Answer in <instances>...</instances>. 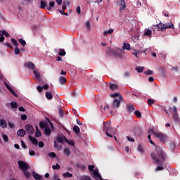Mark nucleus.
Segmentation results:
<instances>
[{"mask_svg": "<svg viewBox=\"0 0 180 180\" xmlns=\"http://www.w3.org/2000/svg\"><path fill=\"white\" fill-rule=\"evenodd\" d=\"M150 158L157 165H160L158 166L155 169V171H156V172L158 171H162V169H164V167H162V165H164V162L165 160H167V154L164 150H162V148L160 146H155V152L150 153Z\"/></svg>", "mask_w": 180, "mask_h": 180, "instance_id": "f257e3e1", "label": "nucleus"}, {"mask_svg": "<svg viewBox=\"0 0 180 180\" xmlns=\"http://www.w3.org/2000/svg\"><path fill=\"white\" fill-rule=\"evenodd\" d=\"M107 54L115 58H120V60H123L124 56V50L123 49L115 48V49L108 48L107 50Z\"/></svg>", "mask_w": 180, "mask_h": 180, "instance_id": "f03ea898", "label": "nucleus"}, {"mask_svg": "<svg viewBox=\"0 0 180 180\" xmlns=\"http://www.w3.org/2000/svg\"><path fill=\"white\" fill-rule=\"evenodd\" d=\"M103 131H105L108 137H113V135L116 134L117 130L116 128L112 127V122L110 121L103 122Z\"/></svg>", "mask_w": 180, "mask_h": 180, "instance_id": "7ed1b4c3", "label": "nucleus"}, {"mask_svg": "<svg viewBox=\"0 0 180 180\" xmlns=\"http://www.w3.org/2000/svg\"><path fill=\"white\" fill-rule=\"evenodd\" d=\"M152 133L157 137V139H159L160 141L162 143H165V141H167V136L165 134H162V132H157L152 130Z\"/></svg>", "mask_w": 180, "mask_h": 180, "instance_id": "20e7f679", "label": "nucleus"}, {"mask_svg": "<svg viewBox=\"0 0 180 180\" xmlns=\"http://www.w3.org/2000/svg\"><path fill=\"white\" fill-rule=\"evenodd\" d=\"M18 167L21 171H26L29 169V164L26 163L25 162H23L22 160H19L18 162Z\"/></svg>", "mask_w": 180, "mask_h": 180, "instance_id": "39448f33", "label": "nucleus"}, {"mask_svg": "<svg viewBox=\"0 0 180 180\" xmlns=\"http://www.w3.org/2000/svg\"><path fill=\"white\" fill-rule=\"evenodd\" d=\"M120 101H123V96H120L118 100L114 99L112 103V108H119L120 106Z\"/></svg>", "mask_w": 180, "mask_h": 180, "instance_id": "423d86ee", "label": "nucleus"}, {"mask_svg": "<svg viewBox=\"0 0 180 180\" xmlns=\"http://www.w3.org/2000/svg\"><path fill=\"white\" fill-rule=\"evenodd\" d=\"M25 129L27 134H33L34 133V129H33V126H32V124H27L25 127Z\"/></svg>", "mask_w": 180, "mask_h": 180, "instance_id": "0eeeda50", "label": "nucleus"}, {"mask_svg": "<svg viewBox=\"0 0 180 180\" xmlns=\"http://www.w3.org/2000/svg\"><path fill=\"white\" fill-rule=\"evenodd\" d=\"M179 116L178 115V110L176 106L173 108V120L174 122H178Z\"/></svg>", "mask_w": 180, "mask_h": 180, "instance_id": "6e6552de", "label": "nucleus"}, {"mask_svg": "<svg viewBox=\"0 0 180 180\" xmlns=\"http://www.w3.org/2000/svg\"><path fill=\"white\" fill-rule=\"evenodd\" d=\"M4 85L7 88V89H8L9 92H11V94L13 95V96L18 98V94H16V92H15V91L12 89V87H11V86H9V84H8L6 82H4Z\"/></svg>", "mask_w": 180, "mask_h": 180, "instance_id": "1a4fd4ad", "label": "nucleus"}, {"mask_svg": "<svg viewBox=\"0 0 180 180\" xmlns=\"http://www.w3.org/2000/svg\"><path fill=\"white\" fill-rule=\"evenodd\" d=\"M120 2V12H122V11H124V8H126V1L124 0H119Z\"/></svg>", "mask_w": 180, "mask_h": 180, "instance_id": "9d476101", "label": "nucleus"}, {"mask_svg": "<svg viewBox=\"0 0 180 180\" xmlns=\"http://www.w3.org/2000/svg\"><path fill=\"white\" fill-rule=\"evenodd\" d=\"M155 27L158 30V32H160V31L165 32V30L164 28V25H162V23H159V24L155 25Z\"/></svg>", "mask_w": 180, "mask_h": 180, "instance_id": "9b49d317", "label": "nucleus"}, {"mask_svg": "<svg viewBox=\"0 0 180 180\" xmlns=\"http://www.w3.org/2000/svg\"><path fill=\"white\" fill-rule=\"evenodd\" d=\"M56 6V2L51 1H49V6H46L47 11H53V8H54Z\"/></svg>", "mask_w": 180, "mask_h": 180, "instance_id": "f8f14e48", "label": "nucleus"}, {"mask_svg": "<svg viewBox=\"0 0 180 180\" xmlns=\"http://www.w3.org/2000/svg\"><path fill=\"white\" fill-rule=\"evenodd\" d=\"M165 30L166 29H175L174 24L172 22H168L167 24H163Z\"/></svg>", "mask_w": 180, "mask_h": 180, "instance_id": "ddd939ff", "label": "nucleus"}, {"mask_svg": "<svg viewBox=\"0 0 180 180\" xmlns=\"http://www.w3.org/2000/svg\"><path fill=\"white\" fill-rule=\"evenodd\" d=\"M25 67L27 68H30V70H35L36 69V65H34L33 63L32 62H28L25 64Z\"/></svg>", "mask_w": 180, "mask_h": 180, "instance_id": "4468645a", "label": "nucleus"}, {"mask_svg": "<svg viewBox=\"0 0 180 180\" xmlns=\"http://www.w3.org/2000/svg\"><path fill=\"white\" fill-rule=\"evenodd\" d=\"M17 134L18 136H19L20 137H25V136L26 135V131H25V129H19L17 131Z\"/></svg>", "mask_w": 180, "mask_h": 180, "instance_id": "2eb2a0df", "label": "nucleus"}, {"mask_svg": "<svg viewBox=\"0 0 180 180\" xmlns=\"http://www.w3.org/2000/svg\"><path fill=\"white\" fill-rule=\"evenodd\" d=\"M28 139H29V140H30L31 143L32 144H34V146H37V144H38L37 139H36V138H34V137H33L32 136H30L28 137Z\"/></svg>", "mask_w": 180, "mask_h": 180, "instance_id": "dca6fc26", "label": "nucleus"}, {"mask_svg": "<svg viewBox=\"0 0 180 180\" xmlns=\"http://www.w3.org/2000/svg\"><path fill=\"white\" fill-rule=\"evenodd\" d=\"M40 9H46L47 8V1L41 0L40 2Z\"/></svg>", "mask_w": 180, "mask_h": 180, "instance_id": "f3484780", "label": "nucleus"}, {"mask_svg": "<svg viewBox=\"0 0 180 180\" xmlns=\"http://www.w3.org/2000/svg\"><path fill=\"white\" fill-rule=\"evenodd\" d=\"M32 175H33L34 179H36V180H41V179H43V176H41V175H40V174H37V173H36L34 172H33Z\"/></svg>", "mask_w": 180, "mask_h": 180, "instance_id": "a211bd4d", "label": "nucleus"}, {"mask_svg": "<svg viewBox=\"0 0 180 180\" xmlns=\"http://www.w3.org/2000/svg\"><path fill=\"white\" fill-rule=\"evenodd\" d=\"M0 126L2 127V129H6V127H8V124H6V121L5 120H1Z\"/></svg>", "mask_w": 180, "mask_h": 180, "instance_id": "6ab92c4d", "label": "nucleus"}, {"mask_svg": "<svg viewBox=\"0 0 180 180\" xmlns=\"http://www.w3.org/2000/svg\"><path fill=\"white\" fill-rule=\"evenodd\" d=\"M151 34H153V32L151 31V30L148 28L147 30H145L144 36H148V37H151Z\"/></svg>", "mask_w": 180, "mask_h": 180, "instance_id": "aec40b11", "label": "nucleus"}, {"mask_svg": "<svg viewBox=\"0 0 180 180\" xmlns=\"http://www.w3.org/2000/svg\"><path fill=\"white\" fill-rule=\"evenodd\" d=\"M54 148H56V150H58V151H60V150H63V146L59 145L58 143H57V141H54Z\"/></svg>", "mask_w": 180, "mask_h": 180, "instance_id": "412c9836", "label": "nucleus"}, {"mask_svg": "<svg viewBox=\"0 0 180 180\" xmlns=\"http://www.w3.org/2000/svg\"><path fill=\"white\" fill-rule=\"evenodd\" d=\"M59 82H60V84H61V85H64V84H65V82H67V79L63 76H60L59 77Z\"/></svg>", "mask_w": 180, "mask_h": 180, "instance_id": "4be33fe9", "label": "nucleus"}, {"mask_svg": "<svg viewBox=\"0 0 180 180\" xmlns=\"http://www.w3.org/2000/svg\"><path fill=\"white\" fill-rule=\"evenodd\" d=\"M64 137H65V136H58L56 138L57 141H58V143H64V141H65V139H64Z\"/></svg>", "mask_w": 180, "mask_h": 180, "instance_id": "5701e85b", "label": "nucleus"}, {"mask_svg": "<svg viewBox=\"0 0 180 180\" xmlns=\"http://www.w3.org/2000/svg\"><path fill=\"white\" fill-rule=\"evenodd\" d=\"M122 50H131L130 44H127L126 42L123 44Z\"/></svg>", "mask_w": 180, "mask_h": 180, "instance_id": "b1692460", "label": "nucleus"}, {"mask_svg": "<svg viewBox=\"0 0 180 180\" xmlns=\"http://www.w3.org/2000/svg\"><path fill=\"white\" fill-rule=\"evenodd\" d=\"M63 153L65 154V155H67V157H70V155H71V151L68 148L63 149Z\"/></svg>", "mask_w": 180, "mask_h": 180, "instance_id": "393cba45", "label": "nucleus"}, {"mask_svg": "<svg viewBox=\"0 0 180 180\" xmlns=\"http://www.w3.org/2000/svg\"><path fill=\"white\" fill-rule=\"evenodd\" d=\"M1 33H2V36H5L6 37H11V34L5 30H1Z\"/></svg>", "mask_w": 180, "mask_h": 180, "instance_id": "a878e982", "label": "nucleus"}, {"mask_svg": "<svg viewBox=\"0 0 180 180\" xmlns=\"http://www.w3.org/2000/svg\"><path fill=\"white\" fill-rule=\"evenodd\" d=\"M44 133L46 136H49L51 134V129L49 127H46L45 128Z\"/></svg>", "mask_w": 180, "mask_h": 180, "instance_id": "bb28decb", "label": "nucleus"}, {"mask_svg": "<svg viewBox=\"0 0 180 180\" xmlns=\"http://www.w3.org/2000/svg\"><path fill=\"white\" fill-rule=\"evenodd\" d=\"M63 178H72V174L67 172L63 174Z\"/></svg>", "mask_w": 180, "mask_h": 180, "instance_id": "cd10ccee", "label": "nucleus"}, {"mask_svg": "<svg viewBox=\"0 0 180 180\" xmlns=\"http://www.w3.org/2000/svg\"><path fill=\"white\" fill-rule=\"evenodd\" d=\"M110 89H111V91H116V89H117V85L115 84H110V86H109Z\"/></svg>", "mask_w": 180, "mask_h": 180, "instance_id": "c85d7f7f", "label": "nucleus"}, {"mask_svg": "<svg viewBox=\"0 0 180 180\" xmlns=\"http://www.w3.org/2000/svg\"><path fill=\"white\" fill-rule=\"evenodd\" d=\"M45 96L48 99H53V94L50 91H46Z\"/></svg>", "mask_w": 180, "mask_h": 180, "instance_id": "c756f323", "label": "nucleus"}, {"mask_svg": "<svg viewBox=\"0 0 180 180\" xmlns=\"http://www.w3.org/2000/svg\"><path fill=\"white\" fill-rule=\"evenodd\" d=\"M3 140L5 143H9V138L8 137V135L3 134H2Z\"/></svg>", "mask_w": 180, "mask_h": 180, "instance_id": "7c9ffc66", "label": "nucleus"}, {"mask_svg": "<svg viewBox=\"0 0 180 180\" xmlns=\"http://www.w3.org/2000/svg\"><path fill=\"white\" fill-rule=\"evenodd\" d=\"M127 108L129 112L134 111V105H127Z\"/></svg>", "mask_w": 180, "mask_h": 180, "instance_id": "2f4dec72", "label": "nucleus"}, {"mask_svg": "<svg viewBox=\"0 0 180 180\" xmlns=\"http://www.w3.org/2000/svg\"><path fill=\"white\" fill-rule=\"evenodd\" d=\"M115 30L113 29H110L108 31H104L103 34L104 36H108V34H112Z\"/></svg>", "mask_w": 180, "mask_h": 180, "instance_id": "473e14b6", "label": "nucleus"}, {"mask_svg": "<svg viewBox=\"0 0 180 180\" xmlns=\"http://www.w3.org/2000/svg\"><path fill=\"white\" fill-rule=\"evenodd\" d=\"M37 131L35 132V137H41V132L39 130V128L36 127Z\"/></svg>", "mask_w": 180, "mask_h": 180, "instance_id": "72a5a7b5", "label": "nucleus"}, {"mask_svg": "<svg viewBox=\"0 0 180 180\" xmlns=\"http://www.w3.org/2000/svg\"><path fill=\"white\" fill-rule=\"evenodd\" d=\"M23 174H24L25 178H27V179H29V178H30L31 174L29 172H27V170H23Z\"/></svg>", "mask_w": 180, "mask_h": 180, "instance_id": "f704fd0d", "label": "nucleus"}, {"mask_svg": "<svg viewBox=\"0 0 180 180\" xmlns=\"http://www.w3.org/2000/svg\"><path fill=\"white\" fill-rule=\"evenodd\" d=\"M73 130H74L75 133H76V134H79V133L80 131L79 127H78L77 125H75L73 127Z\"/></svg>", "mask_w": 180, "mask_h": 180, "instance_id": "c9c22d12", "label": "nucleus"}, {"mask_svg": "<svg viewBox=\"0 0 180 180\" xmlns=\"http://www.w3.org/2000/svg\"><path fill=\"white\" fill-rule=\"evenodd\" d=\"M11 106L13 109H18V103L15 101L11 103Z\"/></svg>", "mask_w": 180, "mask_h": 180, "instance_id": "e433bc0d", "label": "nucleus"}, {"mask_svg": "<svg viewBox=\"0 0 180 180\" xmlns=\"http://www.w3.org/2000/svg\"><path fill=\"white\" fill-rule=\"evenodd\" d=\"M65 54H67L65 51L64 49H60V52L58 53V56H60V57H63V56H65Z\"/></svg>", "mask_w": 180, "mask_h": 180, "instance_id": "4c0bfd02", "label": "nucleus"}, {"mask_svg": "<svg viewBox=\"0 0 180 180\" xmlns=\"http://www.w3.org/2000/svg\"><path fill=\"white\" fill-rule=\"evenodd\" d=\"M136 71H137V72H143V71H144V67H136L135 68Z\"/></svg>", "mask_w": 180, "mask_h": 180, "instance_id": "58836bf2", "label": "nucleus"}, {"mask_svg": "<svg viewBox=\"0 0 180 180\" xmlns=\"http://www.w3.org/2000/svg\"><path fill=\"white\" fill-rule=\"evenodd\" d=\"M11 43H13V44L14 46H15L16 47H18V46H19V43L14 38H11Z\"/></svg>", "mask_w": 180, "mask_h": 180, "instance_id": "ea45409f", "label": "nucleus"}, {"mask_svg": "<svg viewBox=\"0 0 180 180\" xmlns=\"http://www.w3.org/2000/svg\"><path fill=\"white\" fill-rule=\"evenodd\" d=\"M134 115L139 118L141 119V112L139 110H136L134 112Z\"/></svg>", "mask_w": 180, "mask_h": 180, "instance_id": "a19ab883", "label": "nucleus"}, {"mask_svg": "<svg viewBox=\"0 0 180 180\" xmlns=\"http://www.w3.org/2000/svg\"><path fill=\"white\" fill-rule=\"evenodd\" d=\"M65 141L66 143H68V144H69L70 146H74V141H68V139H67V138L64 137Z\"/></svg>", "mask_w": 180, "mask_h": 180, "instance_id": "79ce46f5", "label": "nucleus"}, {"mask_svg": "<svg viewBox=\"0 0 180 180\" xmlns=\"http://www.w3.org/2000/svg\"><path fill=\"white\" fill-rule=\"evenodd\" d=\"M14 53L15 54V56H18V54H20V49H19L18 46L15 48Z\"/></svg>", "mask_w": 180, "mask_h": 180, "instance_id": "37998d69", "label": "nucleus"}, {"mask_svg": "<svg viewBox=\"0 0 180 180\" xmlns=\"http://www.w3.org/2000/svg\"><path fill=\"white\" fill-rule=\"evenodd\" d=\"M144 74H146V75H153V74H154V71L148 70L146 72H144Z\"/></svg>", "mask_w": 180, "mask_h": 180, "instance_id": "c03bdc74", "label": "nucleus"}, {"mask_svg": "<svg viewBox=\"0 0 180 180\" xmlns=\"http://www.w3.org/2000/svg\"><path fill=\"white\" fill-rule=\"evenodd\" d=\"M95 166L89 165L88 166V169L91 171V172H94L95 171Z\"/></svg>", "mask_w": 180, "mask_h": 180, "instance_id": "a18cd8bd", "label": "nucleus"}, {"mask_svg": "<svg viewBox=\"0 0 180 180\" xmlns=\"http://www.w3.org/2000/svg\"><path fill=\"white\" fill-rule=\"evenodd\" d=\"M39 127H41V129H46V128H47L46 123H44L43 122H41L39 123Z\"/></svg>", "mask_w": 180, "mask_h": 180, "instance_id": "49530a36", "label": "nucleus"}, {"mask_svg": "<svg viewBox=\"0 0 180 180\" xmlns=\"http://www.w3.org/2000/svg\"><path fill=\"white\" fill-rule=\"evenodd\" d=\"M110 96L111 98H116L118 96V98H120V96H122V95L119 94V93H115L113 94H110Z\"/></svg>", "mask_w": 180, "mask_h": 180, "instance_id": "de8ad7c7", "label": "nucleus"}, {"mask_svg": "<svg viewBox=\"0 0 180 180\" xmlns=\"http://www.w3.org/2000/svg\"><path fill=\"white\" fill-rule=\"evenodd\" d=\"M154 100L151 99V98H148V105L149 106H151V105H154Z\"/></svg>", "mask_w": 180, "mask_h": 180, "instance_id": "09e8293b", "label": "nucleus"}, {"mask_svg": "<svg viewBox=\"0 0 180 180\" xmlns=\"http://www.w3.org/2000/svg\"><path fill=\"white\" fill-rule=\"evenodd\" d=\"M33 73L34 74L36 78H40V72L37 70H33Z\"/></svg>", "mask_w": 180, "mask_h": 180, "instance_id": "8fccbe9b", "label": "nucleus"}, {"mask_svg": "<svg viewBox=\"0 0 180 180\" xmlns=\"http://www.w3.org/2000/svg\"><path fill=\"white\" fill-rule=\"evenodd\" d=\"M53 169H60V168H61V166H60V165H58V163H56V165H53L52 166Z\"/></svg>", "mask_w": 180, "mask_h": 180, "instance_id": "3c124183", "label": "nucleus"}, {"mask_svg": "<svg viewBox=\"0 0 180 180\" xmlns=\"http://www.w3.org/2000/svg\"><path fill=\"white\" fill-rule=\"evenodd\" d=\"M138 151H139V153H144V148L141 145L138 146Z\"/></svg>", "mask_w": 180, "mask_h": 180, "instance_id": "603ef678", "label": "nucleus"}, {"mask_svg": "<svg viewBox=\"0 0 180 180\" xmlns=\"http://www.w3.org/2000/svg\"><path fill=\"white\" fill-rule=\"evenodd\" d=\"M18 41L20 43V44H22V46H26V41H25L23 39H20Z\"/></svg>", "mask_w": 180, "mask_h": 180, "instance_id": "864d4df0", "label": "nucleus"}, {"mask_svg": "<svg viewBox=\"0 0 180 180\" xmlns=\"http://www.w3.org/2000/svg\"><path fill=\"white\" fill-rule=\"evenodd\" d=\"M49 157H50L51 158H56V153L52 152V153H49L48 154Z\"/></svg>", "mask_w": 180, "mask_h": 180, "instance_id": "5fc2aeb1", "label": "nucleus"}, {"mask_svg": "<svg viewBox=\"0 0 180 180\" xmlns=\"http://www.w3.org/2000/svg\"><path fill=\"white\" fill-rule=\"evenodd\" d=\"M0 43H4V40H5V37H4L2 35V34H1V30H0Z\"/></svg>", "mask_w": 180, "mask_h": 180, "instance_id": "6e6d98bb", "label": "nucleus"}, {"mask_svg": "<svg viewBox=\"0 0 180 180\" xmlns=\"http://www.w3.org/2000/svg\"><path fill=\"white\" fill-rule=\"evenodd\" d=\"M59 115L60 116V117H63V116H64V111H63L62 108H59Z\"/></svg>", "mask_w": 180, "mask_h": 180, "instance_id": "4d7b16f0", "label": "nucleus"}, {"mask_svg": "<svg viewBox=\"0 0 180 180\" xmlns=\"http://www.w3.org/2000/svg\"><path fill=\"white\" fill-rule=\"evenodd\" d=\"M37 89L38 92H39V93L43 92V86H38L37 87Z\"/></svg>", "mask_w": 180, "mask_h": 180, "instance_id": "13d9d810", "label": "nucleus"}, {"mask_svg": "<svg viewBox=\"0 0 180 180\" xmlns=\"http://www.w3.org/2000/svg\"><path fill=\"white\" fill-rule=\"evenodd\" d=\"M38 145L40 148H43V147H44V143L43 141L39 142Z\"/></svg>", "mask_w": 180, "mask_h": 180, "instance_id": "bf43d9fd", "label": "nucleus"}, {"mask_svg": "<svg viewBox=\"0 0 180 180\" xmlns=\"http://www.w3.org/2000/svg\"><path fill=\"white\" fill-rule=\"evenodd\" d=\"M29 154H30V155H31V157H33V156L36 155V152H34V150H30Z\"/></svg>", "mask_w": 180, "mask_h": 180, "instance_id": "052dcab7", "label": "nucleus"}, {"mask_svg": "<svg viewBox=\"0 0 180 180\" xmlns=\"http://www.w3.org/2000/svg\"><path fill=\"white\" fill-rule=\"evenodd\" d=\"M21 120H27V115L23 114L21 115Z\"/></svg>", "mask_w": 180, "mask_h": 180, "instance_id": "680f3d73", "label": "nucleus"}, {"mask_svg": "<svg viewBox=\"0 0 180 180\" xmlns=\"http://www.w3.org/2000/svg\"><path fill=\"white\" fill-rule=\"evenodd\" d=\"M8 126L10 129H14L15 124L11 122H8Z\"/></svg>", "mask_w": 180, "mask_h": 180, "instance_id": "e2e57ef3", "label": "nucleus"}, {"mask_svg": "<svg viewBox=\"0 0 180 180\" xmlns=\"http://www.w3.org/2000/svg\"><path fill=\"white\" fill-rule=\"evenodd\" d=\"M124 77H125V78L130 77V72H125L124 73Z\"/></svg>", "mask_w": 180, "mask_h": 180, "instance_id": "0e129e2a", "label": "nucleus"}, {"mask_svg": "<svg viewBox=\"0 0 180 180\" xmlns=\"http://www.w3.org/2000/svg\"><path fill=\"white\" fill-rule=\"evenodd\" d=\"M86 29H91V24L89 23V21H87L86 22Z\"/></svg>", "mask_w": 180, "mask_h": 180, "instance_id": "69168bd1", "label": "nucleus"}, {"mask_svg": "<svg viewBox=\"0 0 180 180\" xmlns=\"http://www.w3.org/2000/svg\"><path fill=\"white\" fill-rule=\"evenodd\" d=\"M128 141H131L132 143H134V139L130 136H127Z\"/></svg>", "mask_w": 180, "mask_h": 180, "instance_id": "338daca9", "label": "nucleus"}, {"mask_svg": "<svg viewBox=\"0 0 180 180\" xmlns=\"http://www.w3.org/2000/svg\"><path fill=\"white\" fill-rule=\"evenodd\" d=\"M21 146L22 147V148H26V143H25V141H21Z\"/></svg>", "mask_w": 180, "mask_h": 180, "instance_id": "774afa93", "label": "nucleus"}]
</instances>
